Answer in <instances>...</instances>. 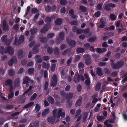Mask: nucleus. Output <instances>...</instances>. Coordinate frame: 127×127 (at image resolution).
Instances as JSON below:
<instances>
[{"instance_id":"a878e982","label":"nucleus","mask_w":127,"mask_h":127,"mask_svg":"<svg viewBox=\"0 0 127 127\" xmlns=\"http://www.w3.org/2000/svg\"><path fill=\"white\" fill-rule=\"evenodd\" d=\"M34 104V102L33 101L29 103H28L26 105H25L23 107L24 109H26L28 108L29 107H31Z\"/></svg>"},{"instance_id":"ddd939ff","label":"nucleus","mask_w":127,"mask_h":127,"mask_svg":"<svg viewBox=\"0 0 127 127\" xmlns=\"http://www.w3.org/2000/svg\"><path fill=\"white\" fill-rule=\"evenodd\" d=\"M7 51L10 54L12 55L14 53V50L13 48L11 47L8 46L7 49Z\"/></svg>"},{"instance_id":"393cba45","label":"nucleus","mask_w":127,"mask_h":127,"mask_svg":"<svg viewBox=\"0 0 127 127\" xmlns=\"http://www.w3.org/2000/svg\"><path fill=\"white\" fill-rule=\"evenodd\" d=\"M50 111L49 108H46L44 110L42 113V117H44L46 116L47 114L49 113V112Z\"/></svg>"},{"instance_id":"4c0bfd02","label":"nucleus","mask_w":127,"mask_h":127,"mask_svg":"<svg viewBox=\"0 0 127 127\" xmlns=\"http://www.w3.org/2000/svg\"><path fill=\"white\" fill-rule=\"evenodd\" d=\"M101 85V84L99 82L97 83L95 87V90L96 91H98L100 89Z\"/></svg>"},{"instance_id":"f257e3e1","label":"nucleus","mask_w":127,"mask_h":127,"mask_svg":"<svg viewBox=\"0 0 127 127\" xmlns=\"http://www.w3.org/2000/svg\"><path fill=\"white\" fill-rule=\"evenodd\" d=\"M64 34L63 32H60L59 33V36H58L56 40V43L59 44L62 40H64Z\"/></svg>"},{"instance_id":"bb28decb","label":"nucleus","mask_w":127,"mask_h":127,"mask_svg":"<svg viewBox=\"0 0 127 127\" xmlns=\"http://www.w3.org/2000/svg\"><path fill=\"white\" fill-rule=\"evenodd\" d=\"M20 83V80L19 78H17L15 80L14 82L15 86L16 87H18Z\"/></svg>"},{"instance_id":"09e8293b","label":"nucleus","mask_w":127,"mask_h":127,"mask_svg":"<svg viewBox=\"0 0 127 127\" xmlns=\"http://www.w3.org/2000/svg\"><path fill=\"white\" fill-rule=\"evenodd\" d=\"M14 96V93L13 92H11L8 95V97L9 99L12 98Z\"/></svg>"},{"instance_id":"603ef678","label":"nucleus","mask_w":127,"mask_h":127,"mask_svg":"<svg viewBox=\"0 0 127 127\" xmlns=\"http://www.w3.org/2000/svg\"><path fill=\"white\" fill-rule=\"evenodd\" d=\"M81 111V110L80 109H79L77 111L75 115V118L78 117L79 116L80 114Z\"/></svg>"},{"instance_id":"f3484780","label":"nucleus","mask_w":127,"mask_h":127,"mask_svg":"<svg viewBox=\"0 0 127 127\" xmlns=\"http://www.w3.org/2000/svg\"><path fill=\"white\" fill-rule=\"evenodd\" d=\"M73 96V94L72 93H69L66 95V98L67 100H70L72 98Z\"/></svg>"},{"instance_id":"052dcab7","label":"nucleus","mask_w":127,"mask_h":127,"mask_svg":"<svg viewBox=\"0 0 127 127\" xmlns=\"http://www.w3.org/2000/svg\"><path fill=\"white\" fill-rule=\"evenodd\" d=\"M24 70V68L23 67L19 69L18 72L17 73V74H22L23 73Z\"/></svg>"},{"instance_id":"774afa93","label":"nucleus","mask_w":127,"mask_h":127,"mask_svg":"<svg viewBox=\"0 0 127 127\" xmlns=\"http://www.w3.org/2000/svg\"><path fill=\"white\" fill-rule=\"evenodd\" d=\"M51 9V7L50 6H48L45 8V10L47 12H49Z\"/></svg>"},{"instance_id":"a211bd4d","label":"nucleus","mask_w":127,"mask_h":127,"mask_svg":"<svg viewBox=\"0 0 127 127\" xmlns=\"http://www.w3.org/2000/svg\"><path fill=\"white\" fill-rule=\"evenodd\" d=\"M85 83L86 85V87L87 89L90 88V85L91 84L90 79H86L85 81Z\"/></svg>"},{"instance_id":"37998d69","label":"nucleus","mask_w":127,"mask_h":127,"mask_svg":"<svg viewBox=\"0 0 127 127\" xmlns=\"http://www.w3.org/2000/svg\"><path fill=\"white\" fill-rule=\"evenodd\" d=\"M37 96V94L36 93H34L30 98V100L31 101L33 100L36 98Z\"/></svg>"},{"instance_id":"49530a36","label":"nucleus","mask_w":127,"mask_h":127,"mask_svg":"<svg viewBox=\"0 0 127 127\" xmlns=\"http://www.w3.org/2000/svg\"><path fill=\"white\" fill-rule=\"evenodd\" d=\"M60 3L61 5H64L67 3V1L66 0H61L60 1Z\"/></svg>"},{"instance_id":"13d9d810","label":"nucleus","mask_w":127,"mask_h":127,"mask_svg":"<svg viewBox=\"0 0 127 127\" xmlns=\"http://www.w3.org/2000/svg\"><path fill=\"white\" fill-rule=\"evenodd\" d=\"M84 66V64L82 62L79 63L78 64V66L79 68H82Z\"/></svg>"},{"instance_id":"f704fd0d","label":"nucleus","mask_w":127,"mask_h":127,"mask_svg":"<svg viewBox=\"0 0 127 127\" xmlns=\"http://www.w3.org/2000/svg\"><path fill=\"white\" fill-rule=\"evenodd\" d=\"M49 64H46L45 62H44L42 64V67L43 68H46L48 70L49 68Z\"/></svg>"},{"instance_id":"7ed1b4c3","label":"nucleus","mask_w":127,"mask_h":127,"mask_svg":"<svg viewBox=\"0 0 127 127\" xmlns=\"http://www.w3.org/2000/svg\"><path fill=\"white\" fill-rule=\"evenodd\" d=\"M52 80L51 81L50 85L52 87H55L57 84L58 78L57 75L54 74L52 77Z\"/></svg>"},{"instance_id":"a18cd8bd","label":"nucleus","mask_w":127,"mask_h":127,"mask_svg":"<svg viewBox=\"0 0 127 127\" xmlns=\"http://www.w3.org/2000/svg\"><path fill=\"white\" fill-rule=\"evenodd\" d=\"M82 88L81 85L80 84H79L77 85L76 89L78 92H80L81 91Z\"/></svg>"},{"instance_id":"338daca9","label":"nucleus","mask_w":127,"mask_h":127,"mask_svg":"<svg viewBox=\"0 0 127 127\" xmlns=\"http://www.w3.org/2000/svg\"><path fill=\"white\" fill-rule=\"evenodd\" d=\"M117 71H114L112 72L111 74V75L113 77H115L117 76Z\"/></svg>"},{"instance_id":"c756f323","label":"nucleus","mask_w":127,"mask_h":127,"mask_svg":"<svg viewBox=\"0 0 127 127\" xmlns=\"http://www.w3.org/2000/svg\"><path fill=\"white\" fill-rule=\"evenodd\" d=\"M26 99V98L25 97L22 96L20 98L18 101L20 103H24L25 102Z\"/></svg>"},{"instance_id":"2f4dec72","label":"nucleus","mask_w":127,"mask_h":127,"mask_svg":"<svg viewBox=\"0 0 127 127\" xmlns=\"http://www.w3.org/2000/svg\"><path fill=\"white\" fill-rule=\"evenodd\" d=\"M15 71L14 70L12 69H10L8 72L9 75L11 77H13L15 75Z\"/></svg>"},{"instance_id":"b1692460","label":"nucleus","mask_w":127,"mask_h":127,"mask_svg":"<svg viewBox=\"0 0 127 127\" xmlns=\"http://www.w3.org/2000/svg\"><path fill=\"white\" fill-rule=\"evenodd\" d=\"M100 22L101 23V24L99 25V27L101 28H104L105 26V22L102 19H101L100 20Z\"/></svg>"},{"instance_id":"39448f33","label":"nucleus","mask_w":127,"mask_h":127,"mask_svg":"<svg viewBox=\"0 0 127 127\" xmlns=\"http://www.w3.org/2000/svg\"><path fill=\"white\" fill-rule=\"evenodd\" d=\"M66 41L68 44L71 48H73L75 47L76 45V42L74 40H70L69 38H67Z\"/></svg>"},{"instance_id":"e2e57ef3","label":"nucleus","mask_w":127,"mask_h":127,"mask_svg":"<svg viewBox=\"0 0 127 127\" xmlns=\"http://www.w3.org/2000/svg\"><path fill=\"white\" fill-rule=\"evenodd\" d=\"M56 67V64H53L51 66V70L52 72H53L55 70Z\"/></svg>"},{"instance_id":"6e6d98bb","label":"nucleus","mask_w":127,"mask_h":127,"mask_svg":"<svg viewBox=\"0 0 127 127\" xmlns=\"http://www.w3.org/2000/svg\"><path fill=\"white\" fill-rule=\"evenodd\" d=\"M103 70L105 73L108 74H109L110 73V72L109 71L108 69L106 68H104Z\"/></svg>"},{"instance_id":"c85d7f7f","label":"nucleus","mask_w":127,"mask_h":127,"mask_svg":"<svg viewBox=\"0 0 127 127\" xmlns=\"http://www.w3.org/2000/svg\"><path fill=\"white\" fill-rule=\"evenodd\" d=\"M47 100L51 104H54L55 100L51 96H49L47 98Z\"/></svg>"},{"instance_id":"4be33fe9","label":"nucleus","mask_w":127,"mask_h":127,"mask_svg":"<svg viewBox=\"0 0 127 127\" xmlns=\"http://www.w3.org/2000/svg\"><path fill=\"white\" fill-rule=\"evenodd\" d=\"M82 98H79L76 102L75 104V106L77 107L80 106L82 104Z\"/></svg>"},{"instance_id":"1a4fd4ad","label":"nucleus","mask_w":127,"mask_h":127,"mask_svg":"<svg viewBox=\"0 0 127 127\" xmlns=\"http://www.w3.org/2000/svg\"><path fill=\"white\" fill-rule=\"evenodd\" d=\"M50 27V26L49 24H46L43 26L42 29L40 30V32L43 33H45L46 32L48 31Z\"/></svg>"},{"instance_id":"864d4df0","label":"nucleus","mask_w":127,"mask_h":127,"mask_svg":"<svg viewBox=\"0 0 127 127\" xmlns=\"http://www.w3.org/2000/svg\"><path fill=\"white\" fill-rule=\"evenodd\" d=\"M33 127H38L39 122L38 121H36L33 123Z\"/></svg>"},{"instance_id":"aec40b11","label":"nucleus","mask_w":127,"mask_h":127,"mask_svg":"<svg viewBox=\"0 0 127 127\" xmlns=\"http://www.w3.org/2000/svg\"><path fill=\"white\" fill-rule=\"evenodd\" d=\"M38 31L37 28H34L30 30V32H31V34L32 35H34Z\"/></svg>"},{"instance_id":"69168bd1","label":"nucleus","mask_w":127,"mask_h":127,"mask_svg":"<svg viewBox=\"0 0 127 127\" xmlns=\"http://www.w3.org/2000/svg\"><path fill=\"white\" fill-rule=\"evenodd\" d=\"M48 87V82L47 81L45 82L44 84V89L47 90Z\"/></svg>"},{"instance_id":"79ce46f5","label":"nucleus","mask_w":127,"mask_h":127,"mask_svg":"<svg viewBox=\"0 0 127 127\" xmlns=\"http://www.w3.org/2000/svg\"><path fill=\"white\" fill-rule=\"evenodd\" d=\"M38 11L36 8H32L31 9V13L35 14L38 13Z\"/></svg>"},{"instance_id":"0e129e2a","label":"nucleus","mask_w":127,"mask_h":127,"mask_svg":"<svg viewBox=\"0 0 127 127\" xmlns=\"http://www.w3.org/2000/svg\"><path fill=\"white\" fill-rule=\"evenodd\" d=\"M10 39H7L4 42L6 45H9L10 43Z\"/></svg>"},{"instance_id":"f03ea898","label":"nucleus","mask_w":127,"mask_h":127,"mask_svg":"<svg viewBox=\"0 0 127 127\" xmlns=\"http://www.w3.org/2000/svg\"><path fill=\"white\" fill-rule=\"evenodd\" d=\"M124 62L122 61H119L114 65L113 69H119L121 68L124 64Z\"/></svg>"},{"instance_id":"72a5a7b5","label":"nucleus","mask_w":127,"mask_h":127,"mask_svg":"<svg viewBox=\"0 0 127 127\" xmlns=\"http://www.w3.org/2000/svg\"><path fill=\"white\" fill-rule=\"evenodd\" d=\"M60 51L59 48L57 47H56L55 48L53 54L56 55H58L59 54Z\"/></svg>"},{"instance_id":"8fccbe9b","label":"nucleus","mask_w":127,"mask_h":127,"mask_svg":"<svg viewBox=\"0 0 127 127\" xmlns=\"http://www.w3.org/2000/svg\"><path fill=\"white\" fill-rule=\"evenodd\" d=\"M81 58L80 56L79 55H77L75 57L74 61L75 62H77L79 61Z\"/></svg>"},{"instance_id":"9d476101","label":"nucleus","mask_w":127,"mask_h":127,"mask_svg":"<svg viewBox=\"0 0 127 127\" xmlns=\"http://www.w3.org/2000/svg\"><path fill=\"white\" fill-rule=\"evenodd\" d=\"M40 46L39 44H37L34 46L32 50L31 51L32 54H35L38 52L39 50L38 48Z\"/></svg>"},{"instance_id":"3c124183","label":"nucleus","mask_w":127,"mask_h":127,"mask_svg":"<svg viewBox=\"0 0 127 127\" xmlns=\"http://www.w3.org/2000/svg\"><path fill=\"white\" fill-rule=\"evenodd\" d=\"M66 103H67V106L69 108H70L72 104V101H70V100H67L66 101Z\"/></svg>"},{"instance_id":"dca6fc26","label":"nucleus","mask_w":127,"mask_h":127,"mask_svg":"<svg viewBox=\"0 0 127 127\" xmlns=\"http://www.w3.org/2000/svg\"><path fill=\"white\" fill-rule=\"evenodd\" d=\"M13 82L11 79H8L6 80L4 82V85L5 86H10L12 85Z\"/></svg>"},{"instance_id":"4d7b16f0","label":"nucleus","mask_w":127,"mask_h":127,"mask_svg":"<svg viewBox=\"0 0 127 127\" xmlns=\"http://www.w3.org/2000/svg\"><path fill=\"white\" fill-rule=\"evenodd\" d=\"M66 47L67 46L65 44H63L61 46L60 49L61 50H62L66 48Z\"/></svg>"},{"instance_id":"cd10ccee","label":"nucleus","mask_w":127,"mask_h":127,"mask_svg":"<svg viewBox=\"0 0 127 127\" xmlns=\"http://www.w3.org/2000/svg\"><path fill=\"white\" fill-rule=\"evenodd\" d=\"M79 9L81 12L85 13L87 11V8L84 6H81L79 7Z\"/></svg>"},{"instance_id":"5fc2aeb1","label":"nucleus","mask_w":127,"mask_h":127,"mask_svg":"<svg viewBox=\"0 0 127 127\" xmlns=\"http://www.w3.org/2000/svg\"><path fill=\"white\" fill-rule=\"evenodd\" d=\"M100 14V12L99 11H97L95 12V16L96 18H98L99 17Z\"/></svg>"},{"instance_id":"680f3d73","label":"nucleus","mask_w":127,"mask_h":127,"mask_svg":"<svg viewBox=\"0 0 127 127\" xmlns=\"http://www.w3.org/2000/svg\"><path fill=\"white\" fill-rule=\"evenodd\" d=\"M23 53V51L22 50H19L18 52V55L19 57H20Z\"/></svg>"},{"instance_id":"2eb2a0df","label":"nucleus","mask_w":127,"mask_h":127,"mask_svg":"<svg viewBox=\"0 0 127 127\" xmlns=\"http://www.w3.org/2000/svg\"><path fill=\"white\" fill-rule=\"evenodd\" d=\"M40 42L42 43H46L47 40V39L46 37H43L42 34H40L39 36Z\"/></svg>"},{"instance_id":"423d86ee","label":"nucleus","mask_w":127,"mask_h":127,"mask_svg":"<svg viewBox=\"0 0 127 127\" xmlns=\"http://www.w3.org/2000/svg\"><path fill=\"white\" fill-rule=\"evenodd\" d=\"M3 30L5 32H8L9 30V27L8 25H7L6 21L4 20L2 23V27Z\"/></svg>"},{"instance_id":"c9c22d12","label":"nucleus","mask_w":127,"mask_h":127,"mask_svg":"<svg viewBox=\"0 0 127 127\" xmlns=\"http://www.w3.org/2000/svg\"><path fill=\"white\" fill-rule=\"evenodd\" d=\"M41 108V105L39 104H37L35 108V110L36 112H38L40 110Z\"/></svg>"},{"instance_id":"a19ab883","label":"nucleus","mask_w":127,"mask_h":127,"mask_svg":"<svg viewBox=\"0 0 127 127\" xmlns=\"http://www.w3.org/2000/svg\"><path fill=\"white\" fill-rule=\"evenodd\" d=\"M7 39V36L6 35H3L1 38L2 41L4 42H5V41Z\"/></svg>"},{"instance_id":"ea45409f","label":"nucleus","mask_w":127,"mask_h":127,"mask_svg":"<svg viewBox=\"0 0 127 127\" xmlns=\"http://www.w3.org/2000/svg\"><path fill=\"white\" fill-rule=\"evenodd\" d=\"M110 18L112 20H115L116 18V17L114 14H111L110 15Z\"/></svg>"},{"instance_id":"f8f14e48","label":"nucleus","mask_w":127,"mask_h":127,"mask_svg":"<svg viewBox=\"0 0 127 127\" xmlns=\"http://www.w3.org/2000/svg\"><path fill=\"white\" fill-rule=\"evenodd\" d=\"M63 22V20L62 19L58 18L55 21V24L57 26L60 25Z\"/></svg>"},{"instance_id":"c03bdc74","label":"nucleus","mask_w":127,"mask_h":127,"mask_svg":"<svg viewBox=\"0 0 127 127\" xmlns=\"http://www.w3.org/2000/svg\"><path fill=\"white\" fill-rule=\"evenodd\" d=\"M55 35L53 33H49L47 35V37L48 38H50L53 37Z\"/></svg>"},{"instance_id":"473e14b6","label":"nucleus","mask_w":127,"mask_h":127,"mask_svg":"<svg viewBox=\"0 0 127 127\" xmlns=\"http://www.w3.org/2000/svg\"><path fill=\"white\" fill-rule=\"evenodd\" d=\"M96 39V37L95 36L91 37L88 39V41L91 43L95 41Z\"/></svg>"},{"instance_id":"58836bf2","label":"nucleus","mask_w":127,"mask_h":127,"mask_svg":"<svg viewBox=\"0 0 127 127\" xmlns=\"http://www.w3.org/2000/svg\"><path fill=\"white\" fill-rule=\"evenodd\" d=\"M45 22L47 24H50L51 22V18L49 17H47L45 19Z\"/></svg>"},{"instance_id":"20e7f679","label":"nucleus","mask_w":127,"mask_h":127,"mask_svg":"<svg viewBox=\"0 0 127 127\" xmlns=\"http://www.w3.org/2000/svg\"><path fill=\"white\" fill-rule=\"evenodd\" d=\"M83 58L85 59V62L86 65H89L91 64L92 61L91 59L90 56L89 55H85L83 56Z\"/></svg>"},{"instance_id":"412c9836","label":"nucleus","mask_w":127,"mask_h":127,"mask_svg":"<svg viewBox=\"0 0 127 127\" xmlns=\"http://www.w3.org/2000/svg\"><path fill=\"white\" fill-rule=\"evenodd\" d=\"M56 117L52 116L48 118L47 119V121L49 122L51 124H53L55 121Z\"/></svg>"},{"instance_id":"5701e85b","label":"nucleus","mask_w":127,"mask_h":127,"mask_svg":"<svg viewBox=\"0 0 127 127\" xmlns=\"http://www.w3.org/2000/svg\"><path fill=\"white\" fill-rule=\"evenodd\" d=\"M31 80L30 77L27 76H26L24 78V79H23V83L24 84H26L27 83L29 82Z\"/></svg>"},{"instance_id":"e433bc0d","label":"nucleus","mask_w":127,"mask_h":127,"mask_svg":"<svg viewBox=\"0 0 127 127\" xmlns=\"http://www.w3.org/2000/svg\"><path fill=\"white\" fill-rule=\"evenodd\" d=\"M34 68H30L28 70V72L29 74H32L34 73Z\"/></svg>"},{"instance_id":"9b49d317","label":"nucleus","mask_w":127,"mask_h":127,"mask_svg":"<svg viewBox=\"0 0 127 127\" xmlns=\"http://www.w3.org/2000/svg\"><path fill=\"white\" fill-rule=\"evenodd\" d=\"M24 35H21L18 40L17 44H20L22 43L24 41Z\"/></svg>"},{"instance_id":"6e6552de","label":"nucleus","mask_w":127,"mask_h":127,"mask_svg":"<svg viewBox=\"0 0 127 127\" xmlns=\"http://www.w3.org/2000/svg\"><path fill=\"white\" fill-rule=\"evenodd\" d=\"M115 6L116 4H115L110 3L106 4L104 8L106 10L109 11L111 9L110 7L113 8L115 7Z\"/></svg>"},{"instance_id":"4468645a","label":"nucleus","mask_w":127,"mask_h":127,"mask_svg":"<svg viewBox=\"0 0 127 127\" xmlns=\"http://www.w3.org/2000/svg\"><path fill=\"white\" fill-rule=\"evenodd\" d=\"M96 74L99 76H101L103 74V73L101 68L99 67H97L96 68Z\"/></svg>"},{"instance_id":"de8ad7c7","label":"nucleus","mask_w":127,"mask_h":127,"mask_svg":"<svg viewBox=\"0 0 127 127\" xmlns=\"http://www.w3.org/2000/svg\"><path fill=\"white\" fill-rule=\"evenodd\" d=\"M47 51L49 54H51L53 52V50L51 47H48L47 48Z\"/></svg>"},{"instance_id":"bf43d9fd","label":"nucleus","mask_w":127,"mask_h":127,"mask_svg":"<svg viewBox=\"0 0 127 127\" xmlns=\"http://www.w3.org/2000/svg\"><path fill=\"white\" fill-rule=\"evenodd\" d=\"M106 64V62H99L98 64V65L99 66L101 67L105 66Z\"/></svg>"},{"instance_id":"0eeeda50","label":"nucleus","mask_w":127,"mask_h":127,"mask_svg":"<svg viewBox=\"0 0 127 127\" xmlns=\"http://www.w3.org/2000/svg\"><path fill=\"white\" fill-rule=\"evenodd\" d=\"M17 63V59L15 56H13L8 62V65L10 66H12L13 64H16Z\"/></svg>"},{"instance_id":"7c9ffc66","label":"nucleus","mask_w":127,"mask_h":127,"mask_svg":"<svg viewBox=\"0 0 127 127\" xmlns=\"http://www.w3.org/2000/svg\"><path fill=\"white\" fill-rule=\"evenodd\" d=\"M7 52L5 50V49L3 46H0V53L1 55H3L5 53H6Z\"/></svg>"},{"instance_id":"6ab92c4d","label":"nucleus","mask_w":127,"mask_h":127,"mask_svg":"<svg viewBox=\"0 0 127 127\" xmlns=\"http://www.w3.org/2000/svg\"><path fill=\"white\" fill-rule=\"evenodd\" d=\"M85 51L84 49L82 47H78L76 49V52L78 54L83 53Z\"/></svg>"}]
</instances>
